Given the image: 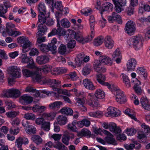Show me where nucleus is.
Instances as JSON below:
<instances>
[{
    "label": "nucleus",
    "mask_w": 150,
    "mask_h": 150,
    "mask_svg": "<svg viewBox=\"0 0 150 150\" xmlns=\"http://www.w3.org/2000/svg\"><path fill=\"white\" fill-rule=\"evenodd\" d=\"M28 66V68L32 69H24L23 70V75L26 77L33 76L36 81H39L40 78V74L43 72L46 74L51 70L52 66Z\"/></svg>",
    "instance_id": "nucleus-1"
},
{
    "label": "nucleus",
    "mask_w": 150,
    "mask_h": 150,
    "mask_svg": "<svg viewBox=\"0 0 150 150\" xmlns=\"http://www.w3.org/2000/svg\"><path fill=\"white\" fill-rule=\"evenodd\" d=\"M18 42L21 44L22 47V51L23 53L21 54L20 57L21 62L23 63H27L30 57L27 56V54L25 53L30 50L33 44L27 37H20L18 38Z\"/></svg>",
    "instance_id": "nucleus-2"
},
{
    "label": "nucleus",
    "mask_w": 150,
    "mask_h": 150,
    "mask_svg": "<svg viewBox=\"0 0 150 150\" xmlns=\"http://www.w3.org/2000/svg\"><path fill=\"white\" fill-rule=\"evenodd\" d=\"M61 14L58 13H56L55 16L57 18V26L58 27L57 29L54 28L53 29L51 32L49 33L48 35V37H51L52 36L55 35H58L59 36H64V38L67 39L68 38V36L69 34L71 36L73 33V30H72L68 29L66 30L60 27L59 24V19L60 18Z\"/></svg>",
    "instance_id": "nucleus-3"
},
{
    "label": "nucleus",
    "mask_w": 150,
    "mask_h": 150,
    "mask_svg": "<svg viewBox=\"0 0 150 150\" xmlns=\"http://www.w3.org/2000/svg\"><path fill=\"white\" fill-rule=\"evenodd\" d=\"M143 40V38L141 35L133 36L127 40V45L129 47L133 46L135 50H138L142 47Z\"/></svg>",
    "instance_id": "nucleus-4"
},
{
    "label": "nucleus",
    "mask_w": 150,
    "mask_h": 150,
    "mask_svg": "<svg viewBox=\"0 0 150 150\" xmlns=\"http://www.w3.org/2000/svg\"><path fill=\"white\" fill-rule=\"evenodd\" d=\"M8 73L10 74L11 78L8 79L9 84H11L14 81V79L21 76V70L17 66H9L7 70Z\"/></svg>",
    "instance_id": "nucleus-5"
},
{
    "label": "nucleus",
    "mask_w": 150,
    "mask_h": 150,
    "mask_svg": "<svg viewBox=\"0 0 150 150\" xmlns=\"http://www.w3.org/2000/svg\"><path fill=\"white\" fill-rule=\"evenodd\" d=\"M42 73H44L43 72H42L40 74L41 77L40 80L39 81H37V82L41 84H48L51 86L53 90L54 88H55L56 86H59V85L61 83L60 81L57 80L55 79L51 80L49 79H46L42 77L41 75Z\"/></svg>",
    "instance_id": "nucleus-6"
},
{
    "label": "nucleus",
    "mask_w": 150,
    "mask_h": 150,
    "mask_svg": "<svg viewBox=\"0 0 150 150\" xmlns=\"http://www.w3.org/2000/svg\"><path fill=\"white\" fill-rule=\"evenodd\" d=\"M136 29V25L132 21H128L126 24L125 30L126 33L131 35H133Z\"/></svg>",
    "instance_id": "nucleus-7"
},
{
    "label": "nucleus",
    "mask_w": 150,
    "mask_h": 150,
    "mask_svg": "<svg viewBox=\"0 0 150 150\" xmlns=\"http://www.w3.org/2000/svg\"><path fill=\"white\" fill-rule=\"evenodd\" d=\"M73 33L72 34V35L71 36L69 35V36L67 34V35L68 36V39H66L65 38L66 40H69L71 38L74 37L75 39H76L79 42L84 44L86 42H88V41L87 40V38H83L81 34L79 33H75L73 31Z\"/></svg>",
    "instance_id": "nucleus-8"
},
{
    "label": "nucleus",
    "mask_w": 150,
    "mask_h": 150,
    "mask_svg": "<svg viewBox=\"0 0 150 150\" xmlns=\"http://www.w3.org/2000/svg\"><path fill=\"white\" fill-rule=\"evenodd\" d=\"M73 33L72 34V35L71 36L69 35V36L67 34V35L68 36V39H66L65 38L66 40H69L71 38L74 37L75 39H76L79 42L84 44L86 42H88V41L87 40V38H83L81 34L79 33H75L73 31Z\"/></svg>",
    "instance_id": "nucleus-9"
},
{
    "label": "nucleus",
    "mask_w": 150,
    "mask_h": 150,
    "mask_svg": "<svg viewBox=\"0 0 150 150\" xmlns=\"http://www.w3.org/2000/svg\"><path fill=\"white\" fill-rule=\"evenodd\" d=\"M15 27L14 25L11 23H8L6 24V31L8 35L10 36L16 37L20 35L21 33L18 31H13L12 28Z\"/></svg>",
    "instance_id": "nucleus-10"
},
{
    "label": "nucleus",
    "mask_w": 150,
    "mask_h": 150,
    "mask_svg": "<svg viewBox=\"0 0 150 150\" xmlns=\"http://www.w3.org/2000/svg\"><path fill=\"white\" fill-rule=\"evenodd\" d=\"M115 5L116 11L118 13L122 11V7L125 6L126 0H112Z\"/></svg>",
    "instance_id": "nucleus-11"
},
{
    "label": "nucleus",
    "mask_w": 150,
    "mask_h": 150,
    "mask_svg": "<svg viewBox=\"0 0 150 150\" xmlns=\"http://www.w3.org/2000/svg\"><path fill=\"white\" fill-rule=\"evenodd\" d=\"M96 79L98 83L102 85L107 86L109 89H110L112 88V86L108 82H105L106 78L104 75L101 74H96Z\"/></svg>",
    "instance_id": "nucleus-12"
},
{
    "label": "nucleus",
    "mask_w": 150,
    "mask_h": 150,
    "mask_svg": "<svg viewBox=\"0 0 150 150\" xmlns=\"http://www.w3.org/2000/svg\"><path fill=\"white\" fill-rule=\"evenodd\" d=\"M116 94V99L117 101L122 104L126 101V99L123 92L120 90H117L115 91L114 93Z\"/></svg>",
    "instance_id": "nucleus-13"
},
{
    "label": "nucleus",
    "mask_w": 150,
    "mask_h": 150,
    "mask_svg": "<svg viewBox=\"0 0 150 150\" xmlns=\"http://www.w3.org/2000/svg\"><path fill=\"white\" fill-rule=\"evenodd\" d=\"M116 94V99L117 101L122 104L126 101V99L123 92L120 90H117L115 91L114 93Z\"/></svg>",
    "instance_id": "nucleus-14"
},
{
    "label": "nucleus",
    "mask_w": 150,
    "mask_h": 150,
    "mask_svg": "<svg viewBox=\"0 0 150 150\" xmlns=\"http://www.w3.org/2000/svg\"><path fill=\"white\" fill-rule=\"evenodd\" d=\"M88 104L91 106L93 107H97L99 106L100 104L98 102V99H97L91 93L88 94Z\"/></svg>",
    "instance_id": "nucleus-15"
},
{
    "label": "nucleus",
    "mask_w": 150,
    "mask_h": 150,
    "mask_svg": "<svg viewBox=\"0 0 150 150\" xmlns=\"http://www.w3.org/2000/svg\"><path fill=\"white\" fill-rule=\"evenodd\" d=\"M103 132L104 134L107 135L105 137V140L107 143L114 145H117L115 139L113 138V136L111 133L105 130H104Z\"/></svg>",
    "instance_id": "nucleus-16"
},
{
    "label": "nucleus",
    "mask_w": 150,
    "mask_h": 150,
    "mask_svg": "<svg viewBox=\"0 0 150 150\" xmlns=\"http://www.w3.org/2000/svg\"><path fill=\"white\" fill-rule=\"evenodd\" d=\"M112 57L117 64H119L121 62L122 56L119 49L117 48L115 50L112 55Z\"/></svg>",
    "instance_id": "nucleus-17"
},
{
    "label": "nucleus",
    "mask_w": 150,
    "mask_h": 150,
    "mask_svg": "<svg viewBox=\"0 0 150 150\" xmlns=\"http://www.w3.org/2000/svg\"><path fill=\"white\" fill-rule=\"evenodd\" d=\"M89 60V57L86 56L83 58V56L81 54H78L75 59V62L76 65L80 66L84 62H87Z\"/></svg>",
    "instance_id": "nucleus-18"
},
{
    "label": "nucleus",
    "mask_w": 150,
    "mask_h": 150,
    "mask_svg": "<svg viewBox=\"0 0 150 150\" xmlns=\"http://www.w3.org/2000/svg\"><path fill=\"white\" fill-rule=\"evenodd\" d=\"M104 43L105 47L108 49H112L114 46V42L111 37L107 36L104 38Z\"/></svg>",
    "instance_id": "nucleus-19"
},
{
    "label": "nucleus",
    "mask_w": 150,
    "mask_h": 150,
    "mask_svg": "<svg viewBox=\"0 0 150 150\" xmlns=\"http://www.w3.org/2000/svg\"><path fill=\"white\" fill-rule=\"evenodd\" d=\"M47 29L46 26L41 24H39L38 27V31L36 33V37H38L44 35L47 32Z\"/></svg>",
    "instance_id": "nucleus-20"
},
{
    "label": "nucleus",
    "mask_w": 150,
    "mask_h": 150,
    "mask_svg": "<svg viewBox=\"0 0 150 150\" xmlns=\"http://www.w3.org/2000/svg\"><path fill=\"white\" fill-rule=\"evenodd\" d=\"M142 107L145 110H150V103L146 97H142L140 101Z\"/></svg>",
    "instance_id": "nucleus-21"
},
{
    "label": "nucleus",
    "mask_w": 150,
    "mask_h": 150,
    "mask_svg": "<svg viewBox=\"0 0 150 150\" xmlns=\"http://www.w3.org/2000/svg\"><path fill=\"white\" fill-rule=\"evenodd\" d=\"M20 102L22 104H28L30 103L33 101V98L27 94L21 96L20 98Z\"/></svg>",
    "instance_id": "nucleus-22"
},
{
    "label": "nucleus",
    "mask_w": 150,
    "mask_h": 150,
    "mask_svg": "<svg viewBox=\"0 0 150 150\" xmlns=\"http://www.w3.org/2000/svg\"><path fill=\"white\" fill-rule=\"evenodd\" d=\"M116 110L117 109L114 107H109L107 109V113L108 115L112 116H118L120 115V111L118 110V111L117 112Z\"/></svg>",
    "instance_id": "nucleus-23"
},
{
    "label": "nucleus",
    "mask_w": 150,
    "mask_h": 150,
    "mask_svg": "<svg viewBox=\"0 0 150 150\" xmlns=\"http://www.w3.org/2000/svg\"><path fill=\"white\" fill-rule=\"evenodd\" d=\"M101 59L102 65H111L115 64L111 58L107 56H102Z\"/></svg>",
    "instance_id": "nucleus-24"
},
{
    "label": "nucleus",
    "mask_w": 150,
    "mask_h": 150,
    "mask_svg": "<svg viewBox=\"0 0 150 150\" xmlns=\"http://www.w3.org/2000/svg\"><path fill=\"white\" fill-rule=\"evenodd\" d=\"M83 84L86 88L90 90H93L96 88L91 81L88 79L83 80Z\"/></svg>",
    "instance_id": "nucleus-25"
},
{
    "label": "nucleus",
    "mask_w": 150,
    "mask_h": 150,
    "mask_svg": "<svg viewBox=\"0 0 150 150\" xmlns=\"http://www.w3.org/2000/svg\"><path fill=\"white\" fill-rule=\"evenodd\" d=\"M110 130L115 133H119L121 132V130L119 127L116 126V124L114 123H110L109 124V128Z\"/></svg>",
    "instance_id": "nucleus-26"
},
{
    "label": "nucleus",
    "mask_w": 150,
    "mask_h": 150,
    "mask_svg": "<svg viewBox=\"0 0 150 150\" xmlns=\"http://www.w3.org/2000/svg\"><path fill=\"white\" fill-rule=\"evenodd\" d=\"M57 42L56 38H54L51 41V42L48 44L49 51L55 52L57 49V47L55 45Z\"/></svg>",
    "instance_id": "nucleus-27"
},
{
    "label": "nucleus",
    "mask_w": 150,
    "mask_h": 150,
    "mask_svg": "<svg viewBox=\"0 0 150 150\" xmlns=\"http://www.w3.org/2000/svg\"><path fill=\"white\" fill-rule=\"evenodd\" d=\"M48 60V57L46 56H41L38 57L36 61L39 64H42L47 62Z\"/></svg>",
    "instance_id": "nucleus-28"
},
{
    "label": "nucleus",
    "mask_w": 150,
    "mask_h": 150,
    "mask_svg": "<svg viewBox=\"0 0 150 150\" xmlns=\"http://www.w3.org/2000/svg\"><path fill=\"white\" fill-rule=\"evenodd\" d=\"M58 124L61 125H65L67 122V119L66 117L62 115H59L57 119Z\"/></svg>",
    "instance_id": "nucleus-29"
},
{
    "label": "nucleus",
    "mask_w": 150,
    "mask_h": 150,
    "mask_svg": "<svg viewBox=\"0 0 150 150\" xmlns=\"http://www.w3.org/2000/svg\"><path fill=\"white\" fill-rule=\"evenodd\" d=\"M95 98L97 99H101L105 97V93L100 89H97L95 93Z\"/></svg>",
    "instance_id": "nucleus-30"
},
{
    "label": "nucleus",
    "mask_w": 150,
    "mask_h": 150,
    "mask_svg": "<svg viewBox=\"0 0 150 150\" xmlns=\"http://www.w3.org/2000/svg\"><path fill=\"white\" fill-rule=\"evenodd\" d=\"M60 111L62 114L67 115H71L73 112L72 109L68 107L63 108L60 110Z\"/></svg>",
    "instance_id": "nucleus-31"
},
{
    "label": "nucleus",
    "mask_w": 150,
    "mask_h": 150,
    "mask_svg": "<svg viewBox=\"0 0 150 150\" xmlns=\"http://www.w3.org/2000/svg\"><path fill=\"white\" fill-rule=\"evenodd\" d=\"M59 24L64 28H68L70 26V23L69 20L66 18H64L62 19L59 21Z\"/></svg>",
    "instance_id": "nucleus-32"
},
{
    "label": "nucleus",
    "mask_w": 150,
    "mask_h": 150,
    "mask_svg": "<svg viewBox=\"0 0 150 150\" xmlns=\"http://www.w3.org/2000/svg\"><path fill=\"white\" fill-rule=\"evenodd\" d=\"M46 13H39L38 15V20L37 24L40 23V24H42L46 22L47 18L45 16Z\"/></svg>",
    "instance_id": "nucleus-33"
},
{
    "label": "nucleus",
    "mask_w": 150,
    "mask_h": 150,
    "mask_svg": "<svg viewBox=\"0 0 150 150\" xmlns=\"http://www.w3.org/2000/svg\"><path fill=\"white\" fill-rule=\"evenodd\" d=\"M62 104V103L60 101H56L50 103L49 105L50 109L54 110L59 107Z\"/></svg>",
    "instance_id": "nucleus-34"
},
{
    "label": "nucleus",
    "mask_w": 150,
    "mask_h": 150,
    "mask_svg": "<svg viewBox=\"0 0 150 150\" xmlns=\"http://www.w3.org/2000/svg\"><path fill=\"white\" fill-rule=\"evenodd\" d=\"M11 98H16L19 96L21 95V92L19 90L16 88L11 89Z\"/></svg>",
    "instance_id": "nucleus-35"
},
{
    "label": "nucleus",
    "mask_w": 150,
    "mask_h": 150,
    "mask_svg": "<svg viewBox=\"0 0 150 150\" xmlns=\"http://www.w3.org/2000/svg\"><path fill=\"white\" fill-rule=\"evenodd\" d=\"M31 139L37 145L41 144L42 141L41 138L38 135H35L32 136Z\"/></svg>",
    "instance_id": "nucleus-36"
},
{
    "label": "nucleus",
    "mask_w": 150,
    "mask_h": 150,
    "mask_svg": "<svg viewBox=\"0 0 150 150\" xmlns=\"http://www.w3.org/2000/svg\"><path fill=\"white\" fill-rule=\"evenodd\" d=\"M45 108V107L44 106H40L36 105L33 106L32 110L34 112H42L44 111Z\"/></svg>",
    "instance_id": "nucleus-37"
},
{
    "label": "nucleus",
    "mask_w": 150,
    "mask_h": 150,
    "mask_svg": "<svg viewBox=\"0 0 150 150\" xmlns=\"http://www.w3.org/2000/svg\"><path fill=\"white\" fill-rule=\"evenodd\" d=\"M121 75L123 82L125 84L127 88L130 87L131 86L130 83L128 76L124 74H122Z\"/></svg>",
    "instance_id": "nucleus-38"
},
{
    "label": "nucleus",
    "mask_w": 150,
    "mask_h": 150,
    "mask_svg": "<svg viewBox=\"0 0 150 150\" xmlns=\"http://www.w3.org/2000/svg\"><path fill=\"white\" fill-rule=\"evenodd\" d=\"M77 124V121L76 120L73 121L72 123L69 124L67 125L68 129L74 132L77 131V129L76 125Z\"/></svg>",
    "instance_id": "nucleus-39"
},
{
    "label": "nucleus",
    "mask_w": 150,
    "mask_h": 150,
    "mask_svg": "<svg viewBox=\"0 0 150 150\" xmlns=\"http://www.w3.org/2000/svg\"><path fill=\"white\" fill-rule=\"evenodd\" d=\"M54 147L58 150H68L67 147L62 143L59 142L56 143V144L54 146Z\"/></svg>",
    "instance_id": "nucleus-40"
},
{
    "label": "nucleus",
    "mask_w": 150,
    "mask_h": 150,
    "mask_svg": "<svg viewBox=\"0 0 150 150\" xmlns=\"http://www.w3.org/2000/svg\"><path fill=\"white\" fill-rule=\"evenodd\" d=\"M39 13H46V11L45 4L43 2L39 3L38 5Z\"/></svg>",
    "instance_id": "nucleus-41"
},
{
    "label": "nucleus",
    "mask_w": 150,
    "mask_h": 150,
    "mask_svg": "<svg viewBox=\"0 0 150 150\" xmlns=\"http://www.w3.org/2000/svg\"><path fill=\"white\" fill-rule=\"evenodd\" d=\"M93 69L96 72L100 74L105 72L106 70L104 66H94Z\"/></svg>",
    "instance_id": "nucleus-42"
},
{
    "label": "nucleus",
    "mask_w": 150,
    "mask_h": 150,
    "mask_svg": "<svg viewBox=\"0 0 150 150\" xmlns=\"http://www.w3.org/2000/svg\"><path fill=\"white\" fill-rule=\"evenodd\" d=\"M55 115L54 112H51L49 113H45L42 115L45 119L48 120H52L55 117Z\"/></svg>",
    "instance_id": "nucleus-43"
},
{
    "label": "nucleus",
    "mask_w": 150,
    "mask_h": 150,
    "mask_svg": "<svg viewBox=\"0 0 150 150\" xmlns=\"http://www.w3.org/2000/svg\"><path fill=\"white\" fill-rule=\"evenodd\" d=\"M25 130L26 132L29 134H35L36 132V129L33 126L29 125L27 126Z\"/></svg>",
    "instance_id": "nucleus-44"
},
{
    "label": "nucleus",
    "mask_w": 150,
    "mask_h": 150,
    "mask_svg": "<svg viewBox=\"0 0 150 150\" xmlns=\"http://www.w3.org/2000/svg\"><path fill=\"white\" fill-rule=\"evenodd\" d=\"M113 21H116L119 24H121L122 23L121 18L119 14L115 12L112 13Z\"/></svg>",
    "instance_id": "nucleus-45"
},
{
    "label": "nucleus",
    "mask_w": 150,
    "mask_h": 150,
    "mask_svg": "<svg viewBox=\"0 0 150 150\" xmlns=\"http://www.w3.org/2000/svg\"><path fill=\"white\" fill-rule=\"evenodd\" d=\"M58 87L56 86L55 88H54L53 89V90L57 91L58 93H62L68 96H70V93H68L67 90L60 89L59 88H58Z\"/></svg>",
    "instance_id": "nucleus-46"
},
{
    "label": "nucleus",
    "mask_w": 150,
    "mask_h": 150,
    "mask_svg": "<svg viewBox=\"0 0 150 150\" xmlns=\"http://www.w3.org/2000/svg\"><path fill=\"white\" fill-rule=\"evenodd\" d=\"M20 129L17 126H12L10 129V132L14 135H16L19 133Z\"/></svg>",
    "instance_id": "nucleus-47"
},
{
    "label": "nucleus",
    "mask_w": 150,
    "mask_h": 150,
    "mask_svg": "<svg viewBox=\"0 0 150 150\" xmlns=\"http://www.w3.org/2000/svg\"><path fill=\"white\" fill-rule=\"evenodd\" d=\"M92 12V10L89 8H85L81 11V14L86 16L91 14Z\"/></svg>",
    "instance_id": "nucleus-48"
},
{
    "label": "nucleus",
    "mask_w": 150,
    "mask_h": 150,
    "mask_svg": "<svg viewBox=\"0 0 150 150\" xmlns=\"http://www.w3.org/2000/svg\"><path fill=\"white\" fill-rule=\"evenodd\" d=\"M103 42V37H98L95 39L93 42V45L96 46H99L101 45Z\"/></svg>",
    "instance_id": "nucleus-49"
},
{
    "label": "nucleus",
    "mask_w": 150,
    "mask_h": 150,
    "mask_svg": "<svg viewBox=\"0 0 150 150\" xmlns=\"http://www.w3.org/2000/svg\"><path fill=\"white\" fill-rule=\"evenodd\" d=\"M103 6L104 8L103 10L105 11H108L110 9L112 10L113 8V5L111 3L109 2L104 3L103 4Z\"/></svg>",
    "instance_id": "nucleus-50"
},
{
    "label": "nucleus",
    "mask_w": 150,
    "mask_h": 150,
    "mask_svg": "<svg viewBox=\"0 0 150 150\" xmlns=\"http://www.w3.org/2000/svg\"><path fill=\"white\" fill-rule=\"evenodd\" d=\"M7 9L4 7L3 5H0V16L5 18H6V17L4 15V14L7 12Z\"/></svg>",
    "instance_id": "nucleus-51"
},
{
    "label": "nucleus",
    "mask_w": 150,
    "mask_h": 150,
    "mask_svg": "<svg viewBox=\"0 0 150 150\" xmlns=\"http://www.w3.org/2000/svg\"><path fill=\"white\" fill-rule=\"evenodd\" d=\"M137 72L138 73L143 75L145 78H146L147 76L146 74V71L145 69L143 67H140L137 69Z\"/></svg>",
    "instance_id": "nucleus-52"
},
{
    "label": "nucleus",
    "mask_w": 150,
    "mask_h": 150,
    "mask_svg": "<svg viewBox=\"0 0 150 150\" xmlns=\"http://www.w3.org/2000/svg\"><path fill=\"white\" fill-rule=\"evenodd\" d=\"M132 111V110H130V109L127 108L125 110V112L126 114L128 115L132 119L134 120L135 121H136L137 119L136 118L134 115L131 112Z\"/></svg>",
    "instance_id": "nucleus-53"
},
{
    "label": "nucleus",
    "mask_w": 150,
    "mask_h": 150,
    "mask_svg": "<svg viewBox=\"0 0 150 150\" xmlns=\"http://www.w3.org/2000/svg\"><path fill=\"white\" fill-rule=\"evenodd\" d=\"M50 123L49 122L45 121L41 126V128L44 130L48 131L50 129Z\"/></svg>",
    "instance_id": "nucleus-54"
},
{
    "label": "nucleus",
    "mask_w": 150,
    "mask_h": 150,
    "mask_svg": "<svg viewBox=\"0 0 150 150\" xmlns=\"http://www.w3.org/2000/svg\"><path fill=\"white\" fill-rule=\"evenodd\" d=\"M15 144L16 146L18 148L21 149L23 144L22 137H18L16 140Z\"/></svg>",
    "instance_id": "nucleus-55"
},
{
    "label": "nucleus",
    "mask_w": 150,
    "mask_h": 150,
    "mask_svg": "<svg viewBox=\"0 0 150 150\" xmlns=\"http://www.w3.org/2000/svg\"><path fill=\"white\" fill-rule=\"evenodd\" d=\"M66 46L64 44H61L59 47L58 52L62 54H64L66 52Z\"/></svg>",
    "instance_id": "nucleus-56"
},
{
    "label": "nucleus",
    "mask_w": 150,
    "mask_h": 150,
    "mask_svg": "<svg viewBox=\"0 0 150 150\" xmlns=\"http://www.w3.org/2000/svg\"><path fill=\"white\" fill-rule=\"evenodd\" d=\"M24 118L27 120H34L35 119V115L31 113H28L25 114L24 116Z\"/></svg>",
    "instance_id": "nucleus-57"
},
{
    "label": "nucleus",
    "mask_w": 150,
    "mask_h": 150,
    "mask_svg": "<svg viewBox=\"0 0 150 150\" xmlns=\"http://www.w3.org/2000/svg\"><path fill=\"white\" fill-rule=\"evenodd\" d=\"M127 134L128 136H131L134 135L136 132V130L133 128H127L126 130Z\"/></svg>",
    "instance_id": "nucleus-58"
},
{
    "label": "nucleus",
    "mask_w": 150,
    "mask_h": 150,
    "mask_svg": "<svg viewBox=\"0 0 150 150\" xmlns=\"http://www.w3.org/2000/svg\"><path fill=\"white\" fill-rule=\"evenodd\" d=\"M19 113L18 112H9L6 113V115L8 117L12 118L16 117Z\"/></svg>",
    "instance_id": "nucleus-59"
},
{
    "label": "nucleus",
    "mask_w": 150,
    "mask_h": 150,
    "mask_svg": "<svg viewBox=\"0 0 150 150\" xmlns=\"http://www.w3.org/2000/svg\"><path fill=\"white\" fill-rule=\"evenodd\" d=\"M38 47L42 52H46L49 51L48 45H47L45 44H42L39 45Z\"/></svg>",
    "instance_id": "nucleus-60"
},
{
    "label": "nucleus",
    "mask_w": 150,
    "mask_h": 150,
    "mask_svg": "<svg viewBox=\"0 0 150 150\" xmlns=\"http://www.w3.org/2000/svg\"><path fill=\"white\" fill-rule=\"evenodd\" d=\"M2 95L5 97L11 98V89L4 90Z\"/></svg>",
    "instance_id": "nucleus-61"
},
{
    "label": "nucleus",
    "mask_w": 150,
    "mask_h": 150,
    "mask_svg": "<svg viewBox=\"0 0 150 150\" xmlns=\"http://www.w3.org/2000/svg\"><path fill=\"white\" fill-rule=\"evenodd\" d=\"M54 7L56 8L60 11H62L63 7L62 5V2L60 1L55 2Z\"/></svg>",
    "instance_id": "nucleus-62"
},
{
    "label": "nucleus",
    "mask_w": 150,
    "mask_h": 150,
    "mask_svg": "<svg viewBox=\"0 0 150 150\" xmlns=\"http://www.w3.org/2000/svg\"><path fill=\"white\" fill-rule=\"evenodd\" d=\"M91 69L88 67V66H85L83 69L82 72L84 75H86L89 74L91 71Z\"/></svg>",
    "instance_id": "nucleus-63"
},
{
    "label": "nucleus",
    "mask_w": 150,
    "mask_h": 150,
    "mask_svg": "<svg viewBox=\"0 0 150 150\" xmlns=\"http://www.w3.org/2000/svg\"><path fill=\"white\" fill-rule=\"evenodd\" d=\"M38 50L35 48H32L29 53V55L30 56H33L38 55L39 54Z\"/></svg>",
    "instance_id": "nucleus-64"
}]
</instances>
